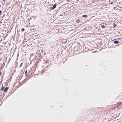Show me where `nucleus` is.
Segmentation results:
<instances>
[{
    "label": "nucleus",
    "instance_id": "f257e3e1",
    "mask_svg": "<svg viewBox=\"0 0 122 122\" xmlns=\"http://www.w3.org/2000/svg\"><path fill=\"white\" fill-rule=\"evenodd\" d=\"M71 23H72V21H71L70 22H69V31L70 30L71 31H74V30L72 29V26H70H70H74V23H73L72 24H71Z\"/></svg>",
    "mask_w": 122,
    "mask_h": 122
},
{
    "label": "nucleus",
    "instance_id": "f03ea898",
    "mask_svg": "<svg viewBox=\"0 0 122 122\" xmlns=\"http://www.w3.org/2000/svg\"><path fill=\"white\" fill-rule=\"evenodd\" d=\"M26 21L27 22H28L30 20H31V17H30L29 19L27 17H26Z\"/></svg>",
    "mask_w": 122,
    "mask_h": 122
},
{
    "label": "nucleus",
    "instance_id": "7ed1b4c3",
    "mask_svg": "<svg viewBox=\"0 0 122 122\" xmlns=\"http://www.w3.org/2000/svg\"><path fill=\"white\" fill-rule=\"evenodd\" d=\"M56 6V4H55L53 6V7L52 8V9H55Z\"/></svg>",
    "mask_w": 122,
    "mask_h": 122
},
{
    "label": "nucleus",
    "instance_id": "20e7f679",
    "mask_svg": "<svg viewBox=\"0 0 122 122\" xmlns=\"http://www.w3.org/2000/svg\"><path fill=\"white\" fill-rule=\"evenodd\" d=\"M19 86L22 85L23 84L22 82H21L20 81H19Z\"/></svg>",
    "mask_w": 122,
    "mask_h": 122
},
{
    "label": "nucleus",
    "instance_id": "39448f33",
    "mask_svg": "<svg viewBox=\"0 0 122 122\" xmlns=\"http://www.w3.org/2000/svg\"><path fill=\"white\" fill-rule=\"evenodd\" d=\"M119 42V41H113V43L115 44H118Z\"/></svg>",
    "mask_w": 122,
    "mask_h": 122
},
{
    "label": "nucleus",
    "instance_id": "423d86ee",
    "mask_svg": "<svg viewBox=\"0 0 122 122\" xmlns=\"http://www.w3.org/2000/svg\"><path fill=\"white\" fill-rule=\"evenodd\" d=\"M27 70H26L25 71V74L26 76H27L28 75L27 74Z\"/></svg>",
    "mask_w": 122,
    "mask_h": 122
},
{
    "label": "nucleus",
    "instance_id": "0eeeda50",
    "mask_svg": "<svg viewBox=\"0 0 122 122\" xmlns=\"http://www.w3.org/2000/svg\"><path fill=\"white\" fill-rule=\"evenodd\" d=\"M8 87H6L4 90V91L5 92H6L7 90L8 89Z\"/></svg>",
    "mask_w": 122,
    "mask_h": 122
},
{
    "label": "nucleus",
    "instance_id": "6e6552de",
    "mask_svg": "<svg viewBox=\"0 0 122 122\" xmlns=\"http://www.w3.org/2000/svg\"><path fill=\"white\" fill-rule=\"evenodd\" d=\"M4 87L3 86V85H2V87H1V89H0L1 91H3L4 90Z\"/></svg>",
    "mask_w": 122,
    "mask_h": 122
},
{
    "label": "nucleus",
    "instance_id": "1a4fd4ad",
    "mask_svg": "<svg viewBox=\"0 0 122 122\" xmlns=\"http://www.w3.org/2000/svg\"><path fill=\"white\" fill-rule=\"evenodd\" d=\"M113 25L114 27H115L117 25L114 23L113 24Z\"/></svg>",
    "mask_w": 122,
    "mask_h": 122
},
{
    "label": "nucleus",
    "instance_id": "9d476101",
    "mask_svg": "<svg viewBox=\"0 0 122 122\" xmlns=\"http://www.w3.org/2000/svg\"><path fill=\"white\" fill-rule=\"evenodd\" d=\"M72 48L70 46L69 47V51L70 50V51H72Z\"/></svg>",
    "mask_w": 122,
    "mask_h": 122
},
{
    "label": "nucleus",
    "instance_id": "9b49d317",
    "mask_svg": "<svg viewBox=\"0 0 122 122\" xmlns=\"http://www.w3.org/2000/svg\"><path fill=\"white\" fill-rule=\"evenodd\" d=\"M82 16L83 17H86L87 16V15H84Z\"/></svg>",
    "mask_w": 122,
    "mask_h": 122
},
{
    "label": "nucleus",
    "instance_id": "f8f14e48",
    "mask_svg": "<svg viewBox=\"0 0 122 122\" xmlns=\"http://www.w3.org/2000/svg\"><path fill=\"white\" fill-rule=\"evenodd\" d=\"M101 27L102 28H104L105 27V26L103 25H101Z\"/></svg>",
    "mask_w": 122,
    "mask_h": 122
},
{
    "label": "nucleus",
    "instance_id": "ddd939ff",
    "mask_svg": "<svg viewBox=\"0 0 122 122\" xmlns=\"http://www.w3.org/2000/svg\"><path fill=\"white\" fill-rule=\"evenodd\" d=\"M25 29L24 28H22L21 30V31L23 32L25 30Z\"/></svg>",
    "mask_w": 122,
    "mask_h": 122
},
{
    "label": "nucleus",
    "instance_id": "4468645a",
    "mask_svg": "<svg viewBox=\"0 0 122 122\" xmlns=\"http://www.w3.org/2000/svg\"><path fill=\"white\" fill-rule=\"evenodd\" d=\"M79 21H80L79 20V19L76 20V22L78 23Z\"/></svg>",
    "mask_w": 122,
    "mask_h": 122
},
{
    "label": "nucleus",
    "instance_id": "2eb2a0df",
    "mask_svg": "<svg viewBox=\"0 0 122 122\" xmlns=\"http://www.w3.org/2000/svg\"><path fill=\"white\" fill-rule=\"evenodd\" d=\"M1 13H2L1 11V10H0V15H1Z\"/></svg>",
    "mask_w": 122,
    "mask_h": 122
},
{
    "label": "nucleus",
    "instance_id": "dca6fc26",
    "mask_svg": "<svg viewBox=\"0 0 122 122\" xmlns=\"http://www.w3.org/2000/svg\"><path fill=\"white\" fill-rule=\"evenodd\" d=\"M71 1H69V4L70 3H71Z\"/></svg>",
    "mask_w": 122,
    "mask_h": 122
}]
</instances>
